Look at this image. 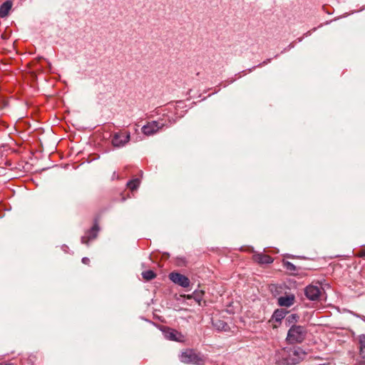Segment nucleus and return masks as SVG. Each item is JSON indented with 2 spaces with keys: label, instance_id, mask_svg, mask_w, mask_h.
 <instances>
[{
  "label": "nucleus",
  "instance_id": "1",
  "mask_svg": "<svg viewBox=\"0 0 365 365\" xmlns=\"http://www.w3.org/2000/svg\"><path fill=\"white\" fill-rule=\"evenodd\" d=\"M307 352L298 346L283 348L278 351L277 362L281 365H294L304 360Z\"/></svg>",
  "mask_w": 365,
  "mask_h": 365
},
{
  "label": "nucleus",
  "instance_id": "18",
  "mask_svg": "<svg viewBox=\"0 0 365 365\" xmlns=\"http://www.w3.org/2000/svg\"><path fill=\"white\" fill-rule=\"evenodd\" d=\"M128 188L132 192H134L137 187V180L134 179L127 183Z\"/></svg>",
  "mask_w": 365,
  "mask_h": 365
},
{
  "label": "nucleus",
  "instance_id": "20",
  "mask_svg": "<svg viewBox=\"0 0 365 365\" xmlns=\"http://www.w3.org/2000/svg\"><path fill=\"white\" fill-rule=\"evenodd\" d=\"M89 262H90V259H89V258H88V257H83V258L82 259V262H83V264H88L89 263Z\"/></svg>",
  "mask_w": 365,
  "mask_h": 365
},
{
  "label": "nucleus",
  "instance_id": "6",
  "mask_svg": "<svg viewBox=\"0 0 365 365\" xmlns=\"http://www.w3.org/2000/svg\"><path fill=\"white\" fill-rule=\"evenodd\" d=\"M168 277L173 283L184 288L188 287L190 284L188 277L177 272H170Z\"/></svg>",
  "mask_w": 365,
  "mask_h": 365
},
{
  "label": "nucleus",
  "instance_id": "15",
  "mask_svg": "<svg viewBox=\"0 0 365 365\" xmlns=\"http://www.w3.org/2000/svg\"><path fill=\"white\" fill-rule=\"evenodd\" d=\"M285 317V312L281 309H277L274 312L272 318L277 322H281L282 319Z\"/></svg>",
  "mask_w": 365,
  "mask_h": 365
},
{
  "label": "nucleus",
  "instance_id": "13",
  "mask_svg": "<svg viewBox=\"0 0 365 365\" xmlns=\"http://www.w3.org/2000/svg\"><path fill=\"white\" fill-rule=\"evenodd\" d=\"M12 6V3L10 1H6L0 6V17L4 18L8 16L9 11Z\"/></svg>",
  "mask_w": 365,
  "mask_h": 365
},
{
  "label": "nucleus",
  "instance_id": "12",
  "mask_svg": "<svg viewBox=\"0 0 365 365\" xmlns=\"http://www.w3.org/2000/svg\"><path fill=\"white\" fill-rule=\"evenodd\" d=\"M254 260L260 264H270L273 262L272 257L267 255L256 254L253 256Z\"/></svg>",
  "mask_w": 365,
  "mask_h": 365
},
{
  "label": "nucleus",
  "instance_id": "23",
  "mask_svg": "<svg viewBox=\"0 0 365 365\" xmlns=\"http://www.w3.org/2000/svg\"><path fill=\"white\" fill-rule=\"evenodd\" d=\"M291 317H292V318H293V319H295V318H296L295 314H292V315H291Z\"/></svg>",
  "mask_w": 365,
  "mask_h": 365
},
{
  "label": "nucleus",
  "instance_id": "10",
  "mask_svg": "<svg viewBox=\"0 0 365 365\" xmlns=\"http://www.w3.org/2000/svg\"><path fill=\"white\" fill-rule=\"evenodd\" d=\"M99 228L97 225H94L93 227L88 231L84 236L81 238V242L83 244H88L89 240H93L96 237Z\"/></svg>",
  "mask_w": 365,
  "mask_h": 365
},
{
  "label": "nucleus",
  "instance_id": "2",
  "mask_svg": "<svg viewBox=\"0 0 365 365\" xmlns=\"http://www.w3.org/2000/svg\"><path fill=\"white\" fill-rule=\"evenodd\" d=\"M307 329L300 325H293L288 331L287 341L289 344L302 343L306 338Z\"/></svg>",
  "mask_w": 365,
  "mask_h": 365
},
{
  "label": "nucleus",
  "instance_id": "5",
  "mask_svg": "<svg viewBox=\"0 0 365 365\" xmlns=\"http://www.w3.org/2000/svg\"><path fill=\"white\" fill-rule=\"evenodd\" d=\"M165 125L163 120L151 121L142 127V132L146 135H153Z\"/></svg>",
  "mask_w": 365,
  "mask_h": 365
},
{
  "label": "nucleus",
  "instance_id": "4",
  "mask_svg": "<svg viewBox=\"0 0 365 365\" xmlns=\"http://www.w3.org/2000/svg\"><path fill=\"white\" fill-rule=\"evenodd\" d=\"M323 288L320 284H309L304 289V294L307 299L312 301H318L323 293Z\"/></svg>",
  "mask_w": 365,
  "mask_h": 365
},
{
  "label": "nucleus",
  "instance_id": "21",
  "mask_svg": "<svg viewBox=\"0 0 365 365\" xmlns=\"http://www.w3.org/2000/svg\"><path fill=\"white\" fill-rule=\"evenodd\" d=\"M357 317H359L360 319H361L364 322H365V317L364 316L357 315Z\"/></svg>",
  "mask_w": 365,
  "mask_h": 365
},
{
  "label": "nucleus",
  "instance_id": "22",
  "mask_svg": "<svg viewBox=\"0 0 365 365\" xmlns=\"http://www.w3.org/2000/svg\"><path fill=\"white\" fill-rule=\"evenodd\" d=\"M361 257H365V250L362 251L360 255Z\"/></svg>",
  "mask_w": 365,
  "mask_h": 365
},
{
  "label": "nucleus",
  "instance_id": "19",
  "mask_svg": "<svg viewBox=\"0 0 365 365\" xmlns=\"http://www.w3.org/2000/svg\"><path fill=\"white\" fill-rule=\"evenodd\" d=\"M284 267L289 271H295L296 267L294 264H293L292 262H285Z\"/></svg>",
  "mask_w": 365,
  "mask_h": 365
},
{
  "label": "nucleus",
  "instance_id": "7",
  "mask_svg": "<svg viewBox=\"0 0 365 365\" xmlns=\"http://www.w3.org/2000/svg\"><path fill=\"white\" fill-rule=\"evenodd\" d=\"M162 331L165 338L167 339L176 341H182L183 340V336L180 332L173 329L163 327Z\"/></svg>",
  "mask_w": 365,
  "mask_h": 365
},
{
  "label": "nucleus",
  "instance_id": "11",
  "mask_svg": "<svg viewBox=\"0 0 365 365\" xmlns=\"http://www.w3.org/2000/svg\"><path fill=\"white\" fill-rule=\"evenodd\" d=\"M204 292L202 290H195L191 294H182L180 297L187 299H195L199 304L203 299Z\"/></svg>",
  "mask_w": 365,
  "mask_h": 365
},
{
  "label": "nucleus",
  "instance_id": "3",
  "mask_svg": "<svg viewBox=\"0 0 365 365\" xmlns=\"http://www.w3.org/2000/svg\"><path fill=\"white\" fill-rule=\"evenodd\" d=\"M180 359L183 363L197 365H201L205 362V357L192 349H187L182 352Z\"/></svg>",
  "mask_w": 365,
  "mask_h": 365
},
{
  "label": "nucleus",
  "instance_id": "9",
  "mask_svg": "<svg viewBox=\"0 0 365 365\" xmlns=\"http://www.w3.org/2000/svg\"><path fill=\"white\" fill-rule=\"evenodd\" d=\"M295 297L294 294H286L278 298V304L281 307H289L294 304Z\"/></svg>",
  "mask_w": 365,
  "mask_h": 365
},
{
  "label": "nucleus",
  "instance_id": "17",
  "mask_svg": "<svg viewBox=\"0 0 365 365\" xmlns=\"http://www.w3.org/2000/svg\"><path fill=\"white\" fill-rule=\"evenodd\" d=\"M215 327L217 328V329L222 330V331H227V324H225L223 322L219 321L214 324Z\"/></svg>",
  "mask_w": 365,
  "mask_h": 365
},
{
  "label": "nucleus",
  "instance_id": "16",
  "mask_svg": "<svg viewBox=\"0 0 365 365\" xmlns=\"http://www.w3.org/2000/svg\"><path fill=\"white\" fill-rule=\"evenodd\" d=\"M143 277L146 280H150L155 277V274L152 270H148L142 273Z\"/></svg>",
  "mask_w": 365,
  "mask_h": 365
},
{
  "label": "nucleus",
  "instance_id": "8",
  "mask_svg": "<svg viewBox=\"0 0 365 365\" xmlns=\"http://www.w3.org/2000/svg\"><path fill=\"white\" fill-rule=\"evenodd\" d=\"M129 135L126 132H121L114 135L112 143L115 147L123 145L129 140Z\"/></svg>",
  "mask_w": 365,
  "mask_h": 365
},
{
  "label": "nucleus",
  "instance_id": "14",
  "mask_svg": "<svg viewBox=\"0 0 365 365\" xmlns=\"http://www.w3.org/2000/svg\"><path fill=\"white\" fill-rule=\"evenodd\" d=\"M360 355L365 359V335L359 336Z\"/></svg>",
  "mask_w": 365,
  "mask_h": 365
}]
</instances>
